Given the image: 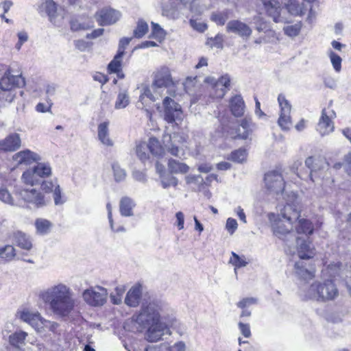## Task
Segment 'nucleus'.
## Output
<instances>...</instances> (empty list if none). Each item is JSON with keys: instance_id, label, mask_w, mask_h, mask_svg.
I'll return each mask as SVG.
<instances>
[{"instance_id": "obj_22", "label": "nucleus", "mask_w": 351, "mask_h": 351, "mask_svg": "<svg viewBox=\"0 0 351 351\" xmlns=\"http://www.w3.org/2000/svg\"><path fill=\"white\" fill-rule=\"evenodd\" d=\"M121 16L120 12L112 8L101 9L95 14L97 21L101 25L114 24L119 20Z\"/></svg>"}, {"instance_id": "obj_27", "label": "nucleus", "mask_w": 351, "mask_h": 351, "mask_svg": "<svg viewBox=\"0 0 351 351\" xmlns=\"http://www.w3.org/2000/svg\"><path fill=\"white\" fill-rule=\"evenodd\" d=\"M149 31V26L147 23L142 19H140L136 22V26L133 30V36L130 37H123L119 40V44H129L132 41L134 38H141Z\"/></svg>"}, {"instance_id": "obj_18", "label": "nucleus", "mask_w": 351, "mask_h": 351, "mask_svg": "<svg viewBox=\"0 0 351 351\" xmlns=\"http://www.w3.org/2000/svg\"><path fill=\"white\" fill-rule=\"evenodd\" d=\"M43 8L49 16V21L55 25L60 26L64 18V11L58 8L56 3L52 0H46Z\"/></svg>"}, {"instance_id": "obj_6", "label": "nucleus", "mask_w": 351, "mask_h": 351, "mask_svg": "<svg viewBox=\"0 0 351 351\" xmlns=\"http://www.w3.org/2000/svg\"><path fill=\"white\" fill-rule=\"evenodd\" d=\"M51 174V167L49 163L38 162L32 168L23 172L21 179L25 184L31 186L40 184L43 179Z\"/></svg>"}, {"instance_id": "obj_44", "label": "nucleus", "mask_w": 351, "mask_h": 351, "mask_svg": "<svg viewBox=\"0 0 351 351\" xmlns=\"http://www.w3.org/2000/svg\"><path fill=\"white\" fill-rule=\"evenodd\" d=\"M229 263L234 266V273L237 274V268L245 267L248 262L246 261L245 256H239L237 253L232 252Z\"/></svg>"}, {"instance_id": "obj_51", "label": "nucleus", "mask_w": 351, "mask_h": 351, "mask_svg": "<svg viewBox=\"0 0 351 351\" xmlns=\"http://www.w3.org/2000/svg\"><path fill=\"white\" fill-rule=\"evenodd\" d=\"M162 95H157L156 94L152 89V87H149L147 86L143 88V92L140 95L139 100L143 104V100L145 97L148 98L149 100L154 101L156 99H158L159 97H161Z\"/></svg>"}, {"instance_id": "obj_21", "label": "nucleus", "mask_w": 351, "mask_h": 351, "mask_svg": "<svg viewBox=\"0 0 351 351\" xmlns=\"http://www.w3.org/2000/svg\"><path fill=\"white\" fill-rule=\"evenodd\" d=\"M335 117L336 114L333 110H330L328 112H326V109L322 110V116L317 128V130L322 136L327 135L333 131L334 123L332 121V119Z\"/></svg>"}, {"instance_id": "obj_23", "label": "nucleus", "mask_w": 351, "mask_h": 351, "mask_svg": "<svg viewBox=\"0 0 351 351\" xmlns=\"http://www.w3.org/2000/svg\"><path fill=\"white\" fill-rule=\"evenodd\" d=\"M230 83V76L228 74L222 75L213 83L210 93V96L214 98H222L229 90Z\"/></svg>"}, {"instance_id": "obj_26", "label": "nucleus", "mask_w": 351, "mask_h": 351, "mask_svg": "<svg viewBox=\"0 0 351 351\" xmlns=\"http://www.w3.org/2000/svg\"><path fill=\"white\" fill-rule=\"evenodd\" d=\"M226 28L228 32L237 34L243 38H248L252 32V29L247 24L239 20L229 21Z\"/></svg>"}, {"instance_id": "obj_32", "label": "nucleus", "mask_w": 351, "mask_h": 351, "mask_svg": "<svg viewBox=\"0 0 351 351\" xmlns=\"http://www.w3.org/2000/svg\"><path fill=\"white\" fill-rule=\"evenodd\" d=\"M142 289L141 285H134L130 288L125 298V303L131 307L137 306L141 301Z\"/></svg>"}, {"instance_id": "obj_2", "label": "nucleus", "mask_w": 351, "mask_h": 351, "mask_svg": "<svg viewBox=\"0 0 351 351\" xmlns=\"http://www.w3.org/2000/svg\"><path fill=\"white\" fill-rule=\"evenodd\" d=\"M52 313L61 318L69 317L76 306L71 289L64 283L53 285L40 293Z\"/></svg>"}, {"instance_id": "obj_59", "label": "nucleus", "mask_w": 351, "mask_h": 351, "mask_svg": "<svg viewBox=\"0 0 351 351\" xmlns=\"http://www.w3.org/2000/svg\"><path fill=\"white\" fill-rule=\"evenodd\" d=\"M71 29L72 31H79L81 29H86L92 26V25L82 23L77 19H72L70 21Z\"/></svg>"}, {"instance_id": "obj_64", "label": "nucleus", "mask_w": 351, "mask_h": 351, "mask_svg": "<svg viewBox=\"0 0 351 351\" xmlns=\"http://www.w3.org/2000/svg\"><path fill=\"white\" fill-rule=\"evenodd\" d=\"M239 329L245 338H249L251 337V330L250 324H244L243 322H239L238 324Z\"/></svg>"}, {"instance_id": "obj_63", "label": "nucleus", "mask_w": 351, "mask_h": 351, "mask_svg": "<svg viewBox=\"0 0 351 351\" xmlns=\"http://www.w3.org/2000/svg\"><path fill=\"white\" fill-rule=\"evenodd\" d=\"M237 228L238 223L236 219L230 217L227 219L226 228L230 234H232Z\"/></svg>"}, {"instance_id": "obj_12", "label": "nucleus", "mask_w": 351, "mask_h": 351, "mask_svg": "<svg viewBox=\"0 0 351 351\" xmlns=\"http://www.w3.org/2000/svg\"><path fill=\"white\" fill-rule=\"evenodd\" d=\"M305 166L310 169L309 178L313 182L323 176V172L328 164L322 158L309 156L305 160Z\"/></svg>"}, {"instance_id": "obj_20", "label": "nucleus", "mask_w": 351, "mask_h": 351, "mask_svg": "<svg viewBox=\"0 0 351 351\" xmlns=\"http://www.w3.org/2000/svg\"><path fill=\"white\" fill-rule=\"evenodd\" d=\"M267 14L271 17L276 23L287 22L282 14L280 3L278 0H261Z\"/></svg>"}, {"instance_id": "obj_54", "label": "nucleus", "mask_w": 351, "mask_h": 351, "mask_svg": "<svg viewBox=\"0 0 351 351\" xmlns=\"http://www.w3.org/2000/svg\"><path fill=\"white\" fill-rule=\"evenodd\" d=\"M129 104V95L125 92H120L117 96L114 107L116 109L125 108Z\"/></svg>"}, {"instance_id": "obj_1", "label": "nucleus", "mask_w": 351, "mask_h": 351, "mask_svg": "<svg viewBox=\"0 0 351 351\" xmlns=\"http://www.w3.org/2000/svg\"><path fill=\"white\" fill-rule=\"evenodd\" d=\"M172 311L160 300L149 298L143 302L138 313L132 319L143 328H147L145 339L149 342H156L166 335H170L169 324H173V318L169 317Z\"/></svg>"}, {"instance_id": "obj_29", "label": "nucleus", "mask_w": 351, "mask_h": 351, "mask_svg": "<svg viewBox=\"0 0 351 351\" xmlns=\"http://www.w3.org/2000/svg\"><path fill=\"white\" fill-rule=\"evenodd\" d=\"M10 237L13 243L22 249L29 250L32 247V243L29 236L20 230L12 232Z\"/></svg>"}, {"instance_id": "obj_41", "label": "nucleus", "mask_w": 351, "mask_h": 351, "mask_svg": "<svg viewBox=\"0 0 351 351\" xmlns=\"http://www.w3.org/2000/svg\"><path fill=\"white\" fill-rule=\"evenodd\" d=\"M36 232L41 235H45L50 232L52 223L49 220L39 218L35 221Z\"/></svg>"}, {"instance_id": "obj_61", "label": "nucleus", "mask_w": 351, "mask_h": 351, "mask_svg": "<svg viewBox=\"0 0 351 351\" xmlns=\"http://www.w3.org/2000/svg\"><path fill=\"white\" fill-rule=\"evenodd\" d=\"M189 23L194 29L199 32H204L208 27L206 23L197 21L193 19L189 21Z\"/></svg>"}, {"instance_id": "obj_48", "label": "nucleus", "mask_w": 351, "mask_h": 351, "mask_svg": "<svg viewBox=\"0 0 351 351\" xmlns=\"http://www.w3.org/2000/svg\"><path fill=\"white\" fill-rule=\"evenodd\" d=\"M148 149L149 147L145 142H141L136 146V154L143 162H145L149 160Z\"/></svg>"}, {"instance_id": "obj_55", "label": "nucleus", "mask_w": 351, "mask_h": 351, "mask_svg": "<svg viewBox=\"0 0 351 351\" xmlns=\"http://www.w3.org/2000/svg\"><path fill=\"white\" fill-rule=\"evenodd\" d=\"M161 184L164 189H167L170 186H176L178 183V179L169 174L165 175L161 174Z\"/></svg>"}, {"instance_id": "obj_10", "label": "nucleus", "mask_w": 351, "mask_h": 351, "mask_svg": "<svg viewBox=\"0 0 351 351\" xmlns=\"http://www.w3.org/2000/svg\"><path fill=\"white\" fill-rule=\"evenodd\" d=\"M265 183L271 193L282 194L285 190V181L282 174L276 170L267 172L265 175Z\"/></svg>"}, {"instance_id": "obj_39", "label": "nucleus", "mask_w": 351, "mask_h": 351, "mask_svg": "<svg viewBox=\"0 0 351 351\" xmlns=\"http://www.w3.org/2000/svg\"><path fill=\"white\" fill-rule=\"evenodd\" d=\"M41 315L39 313H32L28 311H23L20 313V318L23 322L28 323L33 328L37 330L38 324L41 320Z\"/></svg>"}, {"instance_id": "obj_5", "label": "nucleus", "mask_w": 351, "mask_h": 351, "mask_svg": "<svg viewBox=\"0 0 351 351\" xmlns=\"http://www.w3.org/2000/svg\"><path fill=\"white\" fill-rule=\"evenodd\" d=\"M51 174V167L49 163L38 162L32 168L23 172L21 179L25 184L31 186L40 184L43 179Z\"/></svg>"}, {"instance_id": "obj_56", "label": "nucleus", "mask_w": 351, "mask_h": 351, "mask_svg": "<svg viewBox=\"0 0 351 351\" xmlns=\"http://www.w3.org/2000/svg\"><path fill=\"white\" fill-rule=\"evenodd\" d=\"M247 158V152L245 149H239L231 153L230 159L234 162L241 163Z\"/></svg>"}, {"instance_id": "obj_9", "label": "nucleus", "mask_w": 351, "mask_h": 351, "mask_svg": "<svg viewBox=\"0 0 351 351\" xmlns=\"http://www.w3.org/2000/svg\"><path fill=\"white\" fill-rule=\"evenodd\" d=\"M298 204V195L295 193L291 192L290 194H287L286 205L280 210V213L278 217H281V219L285 220V222L293 223L294 221H296L300 216L297 206Z\"/></svg>"}, {"instance_id": "obj_3", "label": "nucleus", "mask_w": 351, "mask_h": 351, "mask_svg": "<svg viewBox=\"0 0 351 351\" xmlns=\"http://www.w3.org/2000/svg\"><path fill=\"white\" fill-rule=\"evenodd\" d=\"M341 263L339 262L330 264L322 270L323 276L328 275L329 278L317 280L310 285L304 293L306 300H314L317 302H327L333 301L339 296V290L333 278L339 274Z\"/></svg>"}, {"instance_id": "obj_42", "label": "nucleus", "mask_w": 351, "mask_h": 351, "mask_svg": "<svg viewBox=\"0 0 351 351\" xmlns=\"http://www.w3.org/2000/svg\"><path fill=\"white\" fill-rule=\"evenodd\" d=\"M152 25V33L150 37L155 39L156 41L159 43H162L165 36H166V32L165 30L161 27V26L154 22L151 23Z\"/></svg>"}, {"instance_id": "obj_60", "label": "nucleus", "mask_w": 351, "mask_h": 351, "mask_svg": "<svg viewBox=\"0 0 351 351\" xmlns=\"http://www.w3.org/2000/svg\"><path fill=\"white\" fill-rule=\"evenodd\" d=\"M300 30V25L295 24L293 25H287L284 27L285 33L291 37L297 36Z\"/></svg>"}, {"instance_id": "obj_52", "label": "nucleus", "mask_w": 351, "mask_h": 351, "mask_svg": "<svg viewBox=\"0 0 351 351\" xmlns=\"http://www.w3.org/2000/svg\"><path fill=\"white\" fill-rule=\"evenodd\" d=\"M228 19L229 15L227 10L213 12L210 16L211 21L219 25H223Z\"/></svg>"}, {"instance_id": "obj_53", "label": "nucleus", "mask_w": 351, "mask_h": 351, "mask_svg": "<svg viewBox=\"0 0 351 351\" xmlns=\"http://www.w3.org/2000/svg\"><path fill=\"white\" fill-rule=\"evenodd\" d=\"M332 65L336 72H339L341 69L342 59L339 55L335 51L330 50L328 52Z\"/></svg>"}, {"instance_id": "obj_62", "label": "nucleus", "mask_w": 351, "mask_h": 351, "mask_svg": "<svg viewBox=\"0 0 351 351\" xmlns=\"http://www.w3.org/2000/svg\"><path fill=\"white\" fill-rule=\"evenodd\" d=\"M14 97V95L12 91L0 89V105L3 104V101L12 102Z\"/></svg>"}, {"instance_id": "obj_4", "label": "nucleus", "mask_w": 351, "mask_h": 351, "mask_svg": "<svg viewBox=\"0 0 351 351\" xmlns=\"http://www.w3.org/2000/svg\"><path fill=\"white\" fill-rule=\"evenodd\" d=\"M170 69L167 66H161L153 73V80L151 85L152 90L157 95H165L169 92V89L174 86Z\"/></svg>"}, {"instance_id": "obj_40", "label": "nucleus", "mask_w": 351, "mask_h": 351, "mask_svg": "<svg viewBox=\"0 0 351 351\" xmlns=\"http://www.w3.org/2000/svg\"><path fill=\"white\" fill-rule=\"evenodd\" d=\"M167 166L168 170L171 174H184L189 170V167L186 163L173 158L169 159Z\"/></svg>"}, {"instance_id": "obj_50", "label": "nucleus", "mask_w": 351, "mask_h": 351, "mask_svg": "<svg viewBox=\"0 0 351 351\" xmlns=\"http://www.w3.org/2000/svg\"><path fill=\"white\" fill-rule=\"evenodd\" d=\"M112 169L113 171L114 180L117 182H123L125 180L127 176L126 171L120 167L119 163L113 162L112 164Z\"/></svg>"}, {"instance_id": "obj_14", "label": "nucleus", "mask_w": 351, "mask_h": 351, "mask_svg": "<svg viewBox=\"0 0 351 351\" xmlns=\"http://www.w3.org/2000/svg\"><path fill=\"white\" fill-rule=\"evenodd\" d=\"M278 101L280 108L278 124L282 130H288L291 125L290 116L291 105L283 94L278 95Z\"/></svg>"}, {"instance_id": "obj_13", "label": "nucleus", "mask_w": 351, "mask_h": 351, "mask_svg": "<svg viewBox=\"0 0 351 351\" xmlns=\"http://www.w3.org/2000/svg\"><path fill=\"white\" fill-rule=\"evenodd\" d=\"M163 106L165 108L164 117L167 122L172 123L182 120L181 107L173 99L169 97H165L163 100Z\"/></svg>"}, {"instance_id": "obj_43", "label": "nucleus", "mask_w": 351, "mask_h": 351, "mask_svg": "<svg viewBox=\"0 0 351 351\" xmlns=\"http://www.w3.org/2000/svg\"><path fill=\"white\" fill-rule=\"evenodd\" d=\"M15 256V248L12 245H6L0 248V259L5 263L11 261Z\"/></svg>"}, {"instance_id": "obj_34", "label": "nucleus", "mask_w": 351, "mask_h": 351, "mask_svg": "<svg viewBox=\"0 0 351 351\" xmlns=\"http://www.w3.org/2000/svg\"><path fill=\"white\" fill-rule=\"evenodd\" d=\"M13 160L18 164H29L32 162L40 160V157L37 154L29 149H25L15 154L13 156Z\"/></svg>"}, {"instance_id": "obj_25", "label": "nucleus", "mask_w": 351, "mask_h": 351, "mask_svg": "<svg viewBox=\"0 0 351 351\" xmlns=\"http://www.w3.org/2000/svg\"><path fill=\"white\" fill-rule=\"evenodd\" d=\"M40 184L41 185L42 190L45 193H53L56 205H60L64 203V201L62 199V191L56 180L54 181L43 180Z\"/></svg>"}, {"instance_id": "obj_17", "label": "nucleus", "mask_w": 351, "mask_h": 351, "mask_svg": "<svg viewBox=\"0 0 351 351\" xmlns=\"http://www.w3.org/2000/svg\"><path fill=\"white\" fill-rule=\"evenodd\" d=\"M294 239L297 243V254L300 259L309 260L313 258L315 250L308 238L298 236L294 237Z\"/></svg>"}, {"instance_id": "obj_33", "label": "nucleus", "mask_w": 351, "mask_h": 351, "mask_svg": "<svg viewBox=\"0 0 351 351\" xmlns=\"http://www.w3.org/2000/svg\"><path fill=\"white\" fill-rule=\"evenodd\" d=\"M230 109L232 114L237 117H241L245 112V103L241 95H234L230 99Z\"/></svg>"}, {"instance_id": "obj_46", "label": "nucleus", "mask_w": 351, "mask_h": 351, "mask_svg": "<svg viewBox=\"0 0 351 351\" xmlns=\"http://www.w3.org/2000/svg\"><path fill=\"white\" fill-rule=\"evenodd\" d=\"M240 126L243 129V132L239 133L238 136L243 139H246L252 131L254 124L251 118L245 117L241 121Z\"/></svg>"}, {"instance_id": "obj_16", "label": "nucleus", "mask_w": 351, "mask_h": 351, "mask_svg": "<svg viewBox=\"0 0 351 351\" xmlns=\"http://www.w3.org/2000/svg\"><path fill=\"white\" fill-rule=\"evenodd\" d=\"M25 84L21 74H14L11 69H8L0 80V89L11 91L13 87H21Z\"/></svg>"}, {"instance_id": "obj_57", "label": "nucleus", "mask_w": 351, "mask_h": 351, "mask_svg": "<svg viewBox=\"0 0 351 351\" xmlns=\"http://www.w3.org/2000/svg\"><path fill=\"white\" fill-rule=\"evenodd\" d=\"M185 180L186 184H195L198 190H199L200 185L204 184V180L201 176L189 175L186 176Z\"/></svg>"}, {"instance_id": "obj_38", "label": "nucleus", "mask_w": 351, "mask_h": 351, "mask_svg": "<svg viewBox=\"0 0 351 351\" xmlns=\"http://www.w3.org/2000/svg\"><path fill=\"white\" fill-rule=\"evenodd\" d=\"M134 202L129 197H123L119 203V211L123 217H132L134 215L133 208L135 206Z\"/></svg>"}, {"instance_id": "obj_30", "label": "nucleus", "mask_w": 351, "mask_h": 351, "mask_svg": "<svg viewBox=\"0 0 351 351\" xmlns=\"http://www.w3.org/2000/svg\"><path fill=\"white\" fill-rule=\"evenodd\" d=\"M185 348V343L182 341L175 343L173 346L165 342L158 345L148 346L144 351H184Z\"/></svg>"}, {"instance_id": "obj_11", "label": "nucleus", "mask_w": 351, "mask_h": 351, "mask_svg": "<svg viewBox=\"0 0 351 351\" xmlns=\"http://www.w3.org/2000/svg\"><path fill=\"white\" fill-rule=\"evenodd\" d=\"M107 290L101 287H91L84 291L85 302L93 306H102L106 301Z\"/></svg>"}, {"instance_id": "obj_24", "label": "nucleus", "mask_w": 351, "mask_h": 351, "mask_svg": "<svg viewBox=\"0 0 351 351\" xmlns=\"http://www.w3.org/2000/svg\"><path fill=\"white\" fill-rule=\"evenodd\" d=\"M21 146V136L17 133H12L4 139L0 141V151L12 152L19 149Z\"/></svg>"}, {"instance_id": "obj_8", "label": "nucleus", "mask_w": 351, "mask_h": 351, "mask_svg": "<svg viewBox=\"0 0 351 351\" xmlns=\"http://www.w3.org/2000/svg\"><path fill=\"white\" fill-rule=\"evenodd\" d=\"M315 0H285V5L288 12L293 16H302L308 11V21L317 15L316 10H311V3Z\"/></svg>"}, {"instance_id": "obj_28", "label": "nucleus", "mask_w": 351, "mask_h": 351, "mask_svg": "<svg viewBox=\"0 0 351 351\" xmlns=\"http://www.w3.org/2000/svg\"><path fill=\"white\" fill-rule=\"evenodd\" d=\"M294 272L299 278L308 280L314 276V269L310 265H307L304 260L300 259L294 265Z\"/></svg>"}, {"instance_id": "obj_19", "label": "nucleus", "mask_w": 351, "mask_h": 351, "mask_svg": "<svg viewBox=\"0 0 351 351\" xmlns=\"http://www.w3.org/2000/svg\"><path fill=\"white\" fill-rule=\"evenodd\" d=\"M19 195L25 202L32 204L36 208H40L46 205L44 195L35 189H22Z\"/></svg>"}, {"instance_id": "obj_7", "label": "nucleus", "mask_w": 351, "mask_h": 351, "mask_svg": "<svg viewBox=\"0 0 351 351\" xmlns=\"http://www.w3.org/2000/svg\"><path fill=\"white\" fill-rule=\"evenodd\" d=\"M187 137L183 133L174 132L163 136V143L167 152L173 156L181 158L184 155L182 148L184 143L186 142Z\"/></svg>"}, {"instance_id": "obj_35", "label": "nucleus", "mask_w": 351, "mask_h": 351, "mask_svg": "<svg viewBox=\"0 0 351 351\" xmlns=\"http://www.w3.org/2000/svg\"><path fill=\"white\" fill-rule=\"evenodd\" d=\"M298 224L295 226L296 233L302 234L304 238H308V236L312 234L314 230L312 223L306 219H298Z\"/></svg>"}, {"instance_id": "obj_31", "label": "nucleus", "mask_w": 351, "mask_h": 351, "mask_svg": "<svg viewBox=\"0 0 351 351\" xmlns=\"http://www.w3.org/2000/svg\"><path fill=\"white\" fill-rule=\"evenodd\" d=\"M174 5H172L171 10H168L167 8H163V14L166 16H174L176 14L181 11L182 7H186L189 5V10L193 12V6L192 2L195 0H169Z\"/></svg>"}, {"instance_id": "obj_47", "label": "nucleus", "mask_w": 351, "mask_h": 351, "mask_svg": "<svg viewBox=\"0 0 351 351\" xmlns=\"http://www.w3.org/2000/svg\"><path fill=\"white\" fill-rule=\"evenodd\" d=\"M27 334L23 331L15 332L9 337V341L13 346L19 348L21 345L24 344V341Z\"/></svg>"}, {"instance_id": "obj_37", "label": "nucleus", "mask_w": 351, "mask_h": 351, "mask_svg": "<svg viewBox=\"0 0 351 351\" xmlns=\"http://www.w3.org/2000/svg\"><path fill=\"white\" fill-rule=\"evenodd\" d=\"M125 52V47L124 45H121L119 47L117 54L114 56L112 60L108 64L107 69L108 72L111 73H114L121 70V58Z\"/></svg>"}, {"instance_id": "obj_15", "label": "nucleus", "mask_w": 351, "mask_h": 351, "mask_svg": "<svg viewBox=\"0 0 351 351\" xmlns=\"http://www.w3.org/2000/svg\"><path fill=\"white\" fill-rule=\"evenodd\" d=\"M283 220L280 217L274 219L271 225L272 230L274 235L288 243L293 241L295 237L294 233L291 231L293 223L291 222L285 223Z\"/></svg>"}, {"instance_id": "obj_36", "label": "nucleus", "mask_w": 351, "mask_h": 351, "mask_svg": "<svg viewBox=\"0 0 351 351\" xmlns=\"http://www.w3.org/2000/svg\"><path fill=\"white\" fill-rule=\"evenodd\" d=\"M109 122L104 121L98 125L97 136L100 142L104 145L112 147L114 145L113 141L109 136Z\"/></svg>"}, {"instance_id": "obj_49", "label": "nucleus", "mask_w": 351, "mask_h": 351, "mask_svg": "<svg viewBox=\"0 0 351 351\" xmlns=\"http://www.w3.org/2000/svg\"><path fill=\"white\" fill-rule=\"evenodd\" d=\"M58 326L59 324L57 322H51L41 317V320L38 324V327L36 330L38 332H43L45 330V329H47L51 332H54Z\"/></svg>"}, {"instance_id": "obj_58", "label": "nucleus", "mask_w": 351, "mask_h": 351, "mask_svg": "<svg viewBox=\"0 0 351 351\" xmlns=\"http://www.w3.org/2000/svg\"><path fill=\"white\" fill-rule=\"evenodd\" d=\"M0 200L7 204H14V200L11 194L4 188L0 189Z\"/></svg>"}, {"instance_id": "obj_45", "label": "nucleus", "mask_w": 351, "mask_h": 351, "mask_svg": "<svg viewBox=\"0 0 351 351\" xmlns=\"http://www.w3.org/2000/svg\"><path fill=\"white\" fill-rule=\"evenodd\" d=\"M147 145L149 147V154L151 153L155 156H160L162 154L163 149L160 145L159 141L156 138H150Z\"/></svg>"}]
</instances>
